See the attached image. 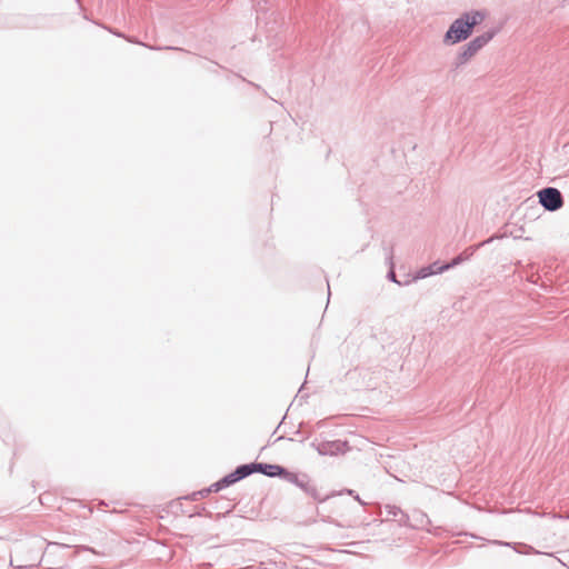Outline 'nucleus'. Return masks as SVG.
<instances>
[{
	"label": "nucleus",
	"mask_w": 569,
	"mask_h": 569,
	"mask_svg": "<svg viewBox=\"0 0 569 569\" xmlns=\"http://www.w3.org/2000/svg\"><path fill=\"white\" fill-rule=\"evenodd\" d=\"M258 471L269 477L281 476L284 473V469L278 465H267V463H257V465H243L238 467L233 472L226 476L223 479L214 483L212 487L214 491H219L220 489L228 487L238 480L251 475L252 472Z\"/></svg>",
	"instance_id": "1"
},
{
	"label": "nucleus",
	"mask_w": 569,
	"mask_h": 569,
	"mask_svg": "<svg viewBox=\"0 0 569 569\" xmlns=\"http://www.w3.org/2000/svg\"><path fill=\"white\" fill-rule=\"evenodd\" d=\"M483 19L485 14L480 11L466 13L452 22L446 38L453 43L465 40L471 34L473 27L481 23Z\"/></svg>",
	"instance_id": "2"
},
{
	"label": "nucleus",
	"mask_w": 569,
	"mask_h": 569,
	"mask_svg": "<svg viewBox=\"0 0 569 569\" xmlns=\"http://www.w3.org/2000/svg\"><path fill=\"white\" fill-rule=\"evenodd\" d=\"M538 196L540 203L548 210H557L562 206L561 193L555 188H546Z\"/></svg>",
	"instance_id": "3"
},
{
	"label": "nucleus",
	"mask_w": 569,
	"mask_h": 569,
	"mask_svg": "<svg viewBox=\"0 0 569 569\" xmlns=\"http://www.w3.org/2000/svg\"><path fill=\"white\" fill-rule=\"evenodd\" d=\"M492 33H486L475 38L469 44L465 52L466 56H473L479 49H481L486 43H488L492 39Z\"/></svg>",
	"instance_id": "4"
},
{
	"label": "nucleus",
	"mask_w": 569,
	"mask_h": 569,
	"mask_svg": "<svg viewBox=\"0 0 569 569\" xmlns=\"http://www.w3.org/2000/svg\"><path fill=\"white\" fill-rule=\"evenodd\" d=\"M448 268H449V266H448V264H447V266H443V267L439 268V271H442V270L448 269Z\"/></svg>",
	"instance_id": "5"
}]
</instances>
